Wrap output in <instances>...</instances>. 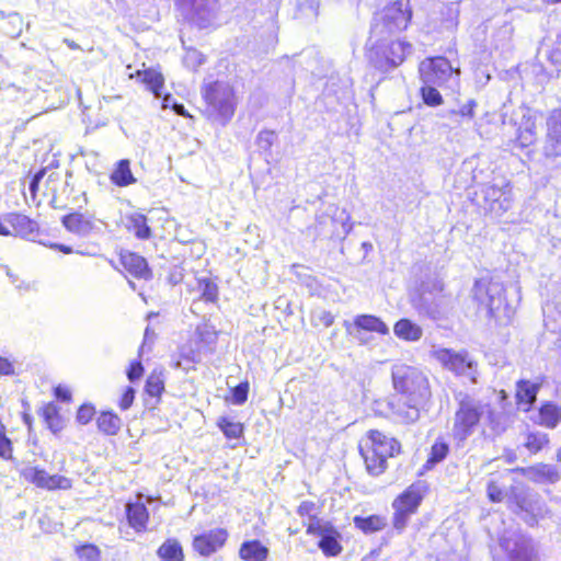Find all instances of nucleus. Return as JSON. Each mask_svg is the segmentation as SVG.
I'll use <instances>...</instances> for the list:
<instances>
[{
  "label": "nucleus",
  "mask_w": 561,
  "mask_h": 561,
  "mask_svg": "<svg viewBox=\"0 0 561 561\" xmlns=\"http://www.w3.org/2000/svg\"><path fill=\"white\" fill-rule=\"evenodd\" d=\"M8 18V27L5 28L7 35L10 37H18L21 35L23 30V18L16 13L12 12L7 15Z\"/></svg>",
  "instance_id": "obj_51"
},
{
  "label": "nucleus",
  "mask_w": 561,
  "mask_h": 561,
  "mask_svg": "<svg viewBox=\"0 0 561 561\" xmlns=\"http://www.w3.org/2000/svg\"><path fill=\"white\" fill-rule=\"evenodd\" d=\"M94 413V407H92L91 404H83L79 408L77 412V421L83 425L88 424L92 420Z\"/></svg>",
  "instance_id": "obj_57"
},
{
  "label": "nucleus",
  "mask_w": 561,
  "mask_h": 561,
  "mask_svg": "<svg viewBox=\"0 0 561 561\" xmlns=\"http://www.w3.org/2000/svg\"><path fill=\"white\" fill-rule=\"evenodd\" d=\"M249 383L241 382L232 389V403L237 405L243 404L248 399Z\"/></svg>",
  "instance_id": "obj_52"
},
{
  "label": "nucleus",
  "mask_w": 561,
  "mask_h": 561,
  "mask_svg": "<svg viewBox=\"0 0 561 561\" xmlns=\"http://www.w3.org/2000/svg\"><path fill=\"white\" fill-rule=\"evenodd\" d=\"M175 2L182 12L199 27H206L218 9L217 0H175Z\"/></svg>",
  "instance_id": "obj_13"
},
{
  "label": "nucleus",
  "mask_w": 561,
  "mask_h": 561,
  "mask_svg": "<svg viewBox=\"0 0 561 561\" xmlns=\"http://www.w3.org/2000/svg\"><path fill=\"white\" fill-rule=\"evenodd\" d=\"M473 297L483 306L488 313L499 321H510L514 314L515 307L504 296V285L494 279H479L476 282Z\"/></svg>",
  "instance_id": "obj_3"
},
{
  "label": "nucleus",
  "mask_w": 561,
  "mask_h": 561,
  "mask_svg": "<svg viewBox=\"0 0 561 561\" xmlns=\"http://www.w3.org/2000/svg\"><path fill=\"white\" fill-rule=\"evenodd\" d=\"M448 451L449 446L447 443L443 440L435 442L431 448V453L425 466L427 468L434 467L436 463L443 461L447 457Z\"/></svg>",
  "instance_id": "obj_43"
},
{
  "label": "nucleus",
  "mask_w": 561,
  "mask_h": 561,
  "mask_svg": "<svg viewBox=\"0 0 561 561\" xmlns=\"http://www.w3.org/2000/svg\"><path fill=\"white\" fill-rule=\"evenodd\" d=\"M163 317L160 312H149L146 316V320L148 322L144 336H142V347L147 344L151 345L157 340L160 331H161V319Z\"/></svg>",
  "instance_id": "obj_32"
},
{
  "label": "nucleus",
  "mask_w": 561,
  "mask_h": 561,
  "mask_svg": "<svg viewBox=\"0 0 561 561\" xmlns=\"http://www.w3.org/2000/svg\"><path fill=\"white\" fill-rule=\"evenodd\" d=\"M185 62L190 67L197 68L205 62V58L198 50L192 49L187 51Z\"/></svg>",
  "instance_id": "obj_58"
},
{
  "label": "nucleus",
  "mask_w": 561,
  "mask_h": 561,
  "mask_svg": "<svg viewBox=\"0 0 561 561\" xmlns=\"http://www.w3.org/2000/svg\"><path fill=\"white\" fill-rule=\"evenodd\" d=\"M537 138L535 122L528 118L523 126L518 128L516 142L519 147L526 148L535 142Z\"/></svg>",
  "instance_id": "obj_39"
},
{
  "label": "nucleus",
  "mask_w": 561,
  "mask_h": 561,
  "mask_svg": "<svg viewBox=\"0 0 561 561\" xmlns=\"http://www.w3.org/2000/svg\"><path fill=\"white\" fill-rule=\"evenodd\" d=\"M47 427L54 433H58L62 430L64 423L59 415L58 409L55 404L49 403L43 408L42 413Z\"/></svg>",
  "instance_id": "obj_37"
},
{
  "label": "nucleus",
  "mask_w": 561,
  "mask_h": 561,
  "mask_svg": "<svg viewBox=\"0 0 561 561\" xmlns=\"http://www.w3.org/2000/svg\"><path fill=\"white\" fill-rule=\"evenodd\" d=\"M10 224L14 231L24 238L30 237L38 229V226L34 220L21 214H12Z\"/></svg>",
  "instance_id": "obj_35"
},
{
  "label": "nucleus",
  "mask_w": 561,
  "mask_h": 561,
  "mask_svg": "<svg viewBox=\"0 0 561 561\" xmlns=\"http://www.w3.org/2000/svg\"><path fill=\"white\" fill-rule=\"evenodd\" d=\"M560 419V411L556 404L548 402L541 405L539 420L542 425L553 428L558 425Z\"/></svg>",
  "instance_id": "obj_38"
},
{
  "label": "nucleus",
  "mask_w": 561,
  "mask_h": 561,
  "mask_svg": "<svg viewBox=\"0 0 561 561\" xmlns=\"http://www.w3.org/2000/svg\"><path fill=\"white\" fill-rule=\"evenodd\" d=\"M369 59L375 68L387 72L400 66L408 55L412 53V45L404 41H389L376 37Z\"/></svg>",
  "instance_id": "obj_7"
},
{
  "label": "nucleus",
  "mask_w": 561,
  "mask_h": 561,
  "mask_svg": "<svg viewBox=\"0 0 561 561\" xmlns=\"http://www.w3.org/2000/svg\"><path fill=\"white\" fill-rule=\"evenodd\" d=\"M482 193L484 201L489 204V209L495 215H502L512 206L510 194L504 187L485 185Z\"/></svg>",
  "instance_id": "obj_22"
},
{
  "label": "nucleus",
  "mask_w": 561,
  "mask_h": 561,
  "mask_svg": "<svg viewBox=\"0 0 561 561\" xmlns=\"http://www.w3.org/2000/svg\"><path fill=\"white\" fill-rule=\"evenodd\" d=\"M136 390L133 387H126L121 401L119 407L122 410H127L131 407L135 399Z\"/></svg>",
  "instance_id": "obj_60"
},
{
  "label": "nucleus",
  "mask_w": 561,
  "mask_h": 561,
  "mask_svg": "<svg viewBox=\"0 0 561 561\" xmlns=\"http://www.w3.org/2000/svg\"><path fill=\"white\" fill-rule=\"evenodd\" d=\"M227 537L228 534L225 529H211L207 533L195 536L193 539V548L201 556L209 557L225 545Z\"/></svg>",
  "instance_id": "obj_19"
},
{
  "label": "nucleus",
  "mask_w": 561,
  "mask_h": 561,
  "mask_svg": "<svg viewBox=\"0 0 561 561\" xmlns=\"http://www.w3.org/2000/svg\"><path fill=\"white\" fill-rule=\"evenodd\" d=\"M351 216L345 209L334 214L323 213L316 217L313 225L307 228V236L316 239H345L352 231L353 224L350 222Z\"/></svg>",
  "instance_id": "obj_6"
},
{
  "label": "nucleus",
  "mask_w": 561,
  "mask_h": 561,
  "mask_svg": "<svg viewBox=\"0 0 561 561\" xmlns=\"http://www.w3.org/2000/svg\"><path fill=\"white\" fill-rule=\"evenodd\" d=\"M76 553L80 560L83 561H100L101 551L93 543L80 545L76 548Z\"/></svg>",
  "instance_id": "obj_48"
},
{
  "label": "nucleus",
  "mask_w": 561,
  "mask_h": 561,
  "mask_svg": "<svg viewBox=\"0 0 561 561\" xmlns=\"http://www.w3.org/2000/svg\"><path fill=\"white\" fill-rule=\"evenodd\" d=\"M135 503L126 504V522L119 525L121 537L126 540H135L140 531V493L136 494Z\"/></svg>",
  "instance_id": "obj_21"
},
{
  "label": "nucleus",
  "mask_w": 561,
  "mask_h": 561,
  "mask_svg": "<svg viewBox=\"0 0 561 561\" xmlns=\"http://www.w3.org/2000/svg\"><path fill=\"white\" fill-rule=\"evenodd\" d=\"M308 533L319 537V548L325 556L335 557L342 551L340 533L330 524H310Z\"/></svg>",
  "instance_id": "obj_15"
},
{
  "label": "nucleus",
  "mask_w": 561,
  "mask_h": 561,
  "mask_svg": "<svg viewBox=\"0 0 561 561\" xmlns=\"http://www.w3.org/2000/svg\"><path fill=\"white\" fill-rule=\"evenodd\" d=\"M121 225L131 232L136 238H140V211L139 208L131 205L129 201L122 202L121 208Z\"/></svg>",
  "instance_id": "obj_24"
},
{
  "label": "nucleus",
  "mask_w": 561,
  "mask_h": 561,
  "mask_svg": "<svg viewBox=\"0 0 561 561\" xmlns=\"http://www.w3.org/2000/svg\"><path fill=\"white\" fill-rule=\"evenodd\" d=\"M217 425L227 438H239L243 432L241 423L233 422L227 416H220L217 421Z\"/></svg>",
  "instance_id": "obj_44"
},
{
  "label": "nucleus",
  "mask_w": 561,
  "mask_h": 561,
  "mask_svg": "<svg viewBox=\"0 0 561 561\" xmlns=\"http://www.w3.org/2000/svg\"><path fill=\"white\" fill-rule=\"evenodd\" d=\"M167 375L168 371L162 365H157L148 375L145 385V393L148 397L145 400L147 408L153 409L160 402L165 390Z\"/></svg>",
  "instance_id": "obj_18"
},
{
  "label": "nucleus",
  "mask_w": 561,
  "mask_h": 561,
  "mask_svg": "<svg viewBox=\"0 0 561 561\" xmlns=\"http://www.w3.org/2000/svg\"><path fill=\"white\" fill-rule=\"evenodd\" d=\"M359 453L367 471L371 476H379L386 470L388 458L400 453V444L397 439L371 430L367 433L364 443L359 445Z\"/></svg>",
  "instance_id": "obj_1"
},
{
  "label": "nucleus",
  "mask_w": 561,
  "mask_h": 561,
  "mask_svg": "<svg viewBox=\"0 0 561 561\" xmlns=\"http://www.w3.org/2000/svg\"><path fill=\"white\" fill-rule=\"evenodd\" d=\"M198 290L201 291L202 297L206 301H215L218 296V287L217 285L210 280L209 278H199L198 279Z\"/></svg>",
  "instance_id": "obj_49"
},
{
  "label": "nucleus",
  "mask_w": 561,
  "mask_h": 561,
  "mask_svg": "<svg viewBox=\"0 0 561 561\" xmlns=\"http://www.w3.org/2000/svg\"><path fill=\"white\" fill-rule=\"evenodd\" d=\"M422 502L420 492L410 486L399 497L393 501V508L402 510L408 513L414 514Z\"/></svg>",
  "instance_id": "obj_29"
},
{
  "label": "nucleus",
  "mask_w": 561,
  "mask_h": 561,
  "mask_svg": "<svg viewBox=\"0 0 561 561\" xmlns=\"http://www.w3.org/2000/svg\"><path fill=\"white\" fill-rule=\"evenodd\" d=\"M204 98L222 124H226L232 117L236 101L233 90L228 83L215 81L208 84Z\"/></svg>",
  "instance_id": "obj_11"
},
{
  "label": "nucleus",
  "mask_w": 561,
  "mask_h": 561,
  "mask_svg": "<svg viewBox=\"0 0 561 561\" xmlns=\"http://www.w3.org/2000/svg\"><path fill=\"white\" fill-rule=\"evenodd\" d=\"M139 377H140V360L136 359L130 363V366L127 369V378L130 382H134Z\"/></svg>",
  "instance_id": "obj_61"
},
{
  "label": "nucleus",
  "mask_w": 561,
  "mask_h": 561,
  "mask_svg": "<svg viewBox=\"0 0 561 561\" xmlns=\"http://www.w3.org/2000/svg\"><path fill=\"white\" fill-rule=\"evenodd\" d=\"M393 388L409 400L426 402L431 389L426 376L416 367L396 364L391 369Z\"/></svg>",
  "instance_id": "obj_4"
},
{
  "label": "nucleus",
  "mask_w": 561,
  "mask_h": 561,
  "mask_svg": "<svg viewBox=\"0 0 561 561\" xmlns=\"http://www.w3.org/2000/svg\"><path fill=\"white\" fill-rule=\"evenodd\" d=\"M488 497L493 503H500L504 499V491L496 481L490 480L486 486Z\"/></svg>",
  "instance_id": "obj_53"
},
{
  "label": "nucleus",
  "mask_w": 561,
  "mask_h": 561,
  "mask_svg": "<svg viewBox=\"0 0 561 561\" xmlns=\"http://www.w3.org/2000/svg\"><path fill=\"white\" fill-rule=\"evenodd\" d=\"M476 107L477 102L474 100H469L466 104L461 105L460 108L448 111L445 116L453 122L460 124L463 121H471L473 118Z\"/></svg>",
  "instance_id": "obj_40"
},
{
  "label": "nucleus",
  "mask_w": 561,
  "mask_h": 561,
  "mask_svg": "<svg viewBox=\"0 0 561 561\" xmlns=\"http://www.w3.org/2000/svg\"><path fill=\"white\" fill-rule=\"evenodd\" d=\"M512 497L516 506L522 512H525L527 514V516L525 517V522L530 526L536 525L537 516L542 515V507L540 503L538 501H534L522 494L516 493L515 490H512Z\"/></svg>",
  "instance_id": "obj_26"
},
{
  "label": "nucleus",
  "mask_w": 561,
  "mask_h": 561,
  "mask_svg": "<svg viewBox=\"0 0 561 561\" xmlns=\"http://www.w3.org/2000/svg\"><path fill=\"white\" fill-rule=\"evenodd\" d=\"M46 174V169H41L39 171H37L34 176L32 178L31 182H30V185H28V188L30 191L35 194L37 188H38V184L39 182L42 181V179L45 176Z\"/></svg>",
  "instance_id": "obj_62"
},
{
  "label": "nucleus",
  "mask_w": 561,
  "mask_h": 561,
  "mask_svg": "<svg viewBox=\"0 0 561 561\" xmlns=\"http://www.w3.org/2000/svg\"><path fill=\"white\" fill-rule=\"evenodd\" d=\"M455 400L458 407L455 412L453 434L456 439L462 442L473 434L489 403L463 391L456 393Z\"/></svg>",
  "instance_id": "obj_2"
},
{
  "label": "nucleus",
  "mask_w": 561,
  "mask_h": 561,
  "mask_svg": "<svg viewBox=\"0 0 561 561\" xmlns=\"http://www.w3.org/2000/svg\"><path fill=\"white\" fill-rule=\"evenodd\" d=\"M55 397L60 401L67 402L71 399V392L66 387L59 385L55 388Z\"/></svg>",
  "instance_id": "obj_63"
},
{
  "label": "nucleus",
  "mask_w": 561,
  "mask_h": 561,
  "mask_svg": "<svg viewBox=\"0 0 561 561\" xmlns=\"http://www.w3.org/2000/svg\"><path fill=\"white\" fill-rule=\"evenodd\" d=\"M426 402H415L414 400H409L404 397V401L399 400H389L388 407L392 413V416L401 423H414L420 419V409Z\"/></svg>",
  "instance_id": "obj_20"
},
{
  "label": "nucleus",
  "mask_w": 561,
  "mask_h": 561,
  "mask_svg": "<svg viewBox=\"0 0 561 561\" xmlns=\"http://www.w3.org/2000/svg\"><path fill=\"white\" fill-rule=\"evenodd\" d=\"M542 152L547 161L561 165V110H553L547 119Z\"/></svg>",
  "instance_id": "obj_12"
},
{
  "label": "nucleus",
  "mask_w": 561,
  "mask_h": 561,
  "mask_svg": "<svg viewBox=\"0 0 561 561\" xmlns=\"http://www.w3.org/2000/svg\"><path fill=\"white\" fill-rule=\"evenodd\" d=\"M485 413L488 414V421L496 435L502 434L508 426V417L502 412H494L490 409H486Z\"/></svg>",
  "instance_id": "obj_46"
},
{
  "label": "nucleus",
  "mask_w": 561,
  "mask_h": 561,
  "mask_svg": "<svg viewBox=\"0 0 561 561\" xmlns=\"http://www.w3.org/2000/svg\"><path fill=\"white\" fill-rule=\"evenodd\" d=\"M12 442L8 436L0 438V457L4 460H12Z\"/></svg>",
  "instance_id": "obj_59"
},
{
  "label": "nucleus",
  "mask_w": 561,
  "mask_h": 561,
  "mask_svg": "<svg viewBox=\"0 0 561 561\" xmlns=\"http://www.w3.org/2000/svg\"><path fill=\"white\" fill-rule=\"evenodd\" d=\"M297 19L313 21L318 15L319 3L317 0H295Z\"/></svg>",
  "instance_id": "obj_36"
},
{
  "label": "nucleus",
  "mask_w": 561,
  "mask_h": 561,
  "mask_svg": "<svg viewBox=\"0 0 561 561\" xmlns=\"http://www.w3.org/2000/svg\"><path fill=\"white\" fill-rule=\"evenodd\" d=\"M239 556L244 561H264L268 557V549L259 540H249L241 545Z\"/></svg>",
  "instance_id": "obj_28"
},
{
  "label": "nucleus",
  "mask_w": 561,
  "mask_h": 561,
  "mask_svg": "<svg viewBox=\"0 0 561 561\" xmlns=\"http://www.w3.org/2000/svg\"><path fill=\"white\" fill-rule=\"evenodd\" d=\"M100 431L107 435H114L119 430L121 420L112 412H103L96 420Z\"/></svg>",
  "instance_id": "obj_41"
},
{
  "label": "nucleus",
  "mask_w": 561,
  "mask_h": 561,
  "mask_svg": "<svg viewBox=\"0 0 561 561\" xmlns=\"http://www.w3.org/2000/svg\"><path fill=\"white\" fill-rule=\"evenodd\" d=\"M510 558L512 561H536L534 549L525 540L515 543Z\"/></svg>",
  "instance_id": "obj_42"
},
{
  "label": "nucleus",
  "mask_w": 561,
  "mask_h": 561,
  "mask_svg": "<svg viewBox=\"0 0 561 561\" xmlns=\"http://www.w3.org/2000/svg\"><path fill=\"white\" fill-rule=\"evenodd\" d=\"M121 264L126 272L125 277L128 280L129 286L133 290H136L137 285L131 278H140V256L137 253L122 250Z\"/></svg>",
  "instance_id": "obj_27"
},
{
  "label": "nucleus",
  "mask_w": 561,
  "mask_h": 561,
  "mask_svg": "<svg viewBox=\"0 0 561 561\" xmlns=\"http://www.w3.org/2000/svg\"><path fill=\"white\" fill-rule=\"evenodd\" d=\"M412 19L409 0H394L387 4L375 18L371 25V37L386 39L404 31Z\"/></svg>",
  "instance_id": "obj_5"
},
{
  "label": "nucleus",
  "mask_w": 561,
  "mask_h": 561,
  "mask_svg": "<svg viewBox=\"0 0 561 561\" xmlns=\"http://www.w3.org/2000/svg\"><path fill=\"white\" fill-rule=\"evenodd\" d=\"M421 96L423 102L428 106H437L443 102V98L434 84L423 83Z\"/></svg>",
  "instance_id": "obj_47"
},
{
  "label": "nucleus",
  "mask_w": 561,
  "mask_h": 561,
  "mask_svg": "<svg viewBox=\"0 0 561 561\" xmlns=\"http://www.w3.org/2000/svg\"><path fill=\"white\" fill-rule=\"evenodd\" d=\"M62 224L67 230L80 233L84 229L85 221L81 214H69L62 217Z\"/></svg>",
  "instance_id": "obj_50"
},
{
  "label": "nucleus",
  "mask_w": 561,
  "mask_h": 561,
  "mask_svg": "<svg viewBox=\"0 0 561 561\" xmlns=\"http://www.w3.org/2000/svg\"><path fill=\"white\" fill-rule=\"evenodd\" d=\"M541 387L540 382L519 380L516 388V400L519 409L528 411L536 402L537 393Z\"/></svg>",
  "instance_id": "obj_23"
},
{
  "label": "nucleus",
  "mask_w": 561,
  "mask_h": 561,
  "mask_svg": "<svg viewBox=\"0 0 561 561\" xmlns=\"http://www.w3.org/2000/svg\"><path fill=\"white\" fill-rule=\"evenodd\" d=\"M111 180L117 186H127L137 182V179L130 171L129 161L126 159L117 162L116 168L111 174Z\"/></svg>",
  "instance_id": "obj_33"
},
{
  "label": "nucleus",
  "mask_w": 561,
  "mask_h": 561,
  "mask_svg": "<svg viewBox=\"0 0 561 561\" xmlns=\"http://www.w3.org/2000/svg\"><path fill=\"white\" fill-rule=\"evenodd\" d=\"M394 334L405 341H419L423 331L420 325L409 319H400L393 327Z\"/></svg>",
  "instance_id": "obj_30"
},
{
  "label": "nucleus",
  "mask_w": 561,
  "mask_h": 561,
  "mask_svg": "<svg viewBox=\"0 0 561 561\" xmlns=\"http://www.w3.org/2000/svg\"><path fill=\"white\" fill-rule=\"evenodd\" d=\"M393 510H394L393 520H392L393 527L397 530L401 531L405 528V526L409 522V518L412 514L408 513L405 511H402V510H398V508H393Z\"/></svg>",
  "instance_id": "obj_56"
},
{
  "label": "nucleus",
  "mask_w": 561,
  "mask_h": 561,
  "mask_svg": "<svg viewBox=\"0 0 561 561\" xmlns=\"http://www.w3.org/2000/svg\"><path fill=\"white\" fill-rule=\"evenodd\" d=\"M507 472H519L528 480L541 484H554L561 479V469L557 466L539 462L529 467H517Z\"/></svg>",
  "instance_id": "obj_16"
},
{
  "label": "nucleus",
  "mask_w": 561,
  "mask_h": 561,
  "mask_svg": "<svg viewBox=\"0 0 561 561\" xmlns=\"http://www.w3.org/2000/svg\"><path fill=\"white\" fill-rule=\"evenodd\" d=\"M158 556L163 561H183L184 553L181 543L176 539H168L158 549Z\"/></svg>",
  "instance_id": "obj_34"
},
{
  "label": "nucleus",
  "mask_w": 561,
  "mask_h": 561,
  "mask_svg": "<svg viewBox=\"0 0 561 561\" xmlns=\"http://www.w3.org/2000/svg\"><path fill=\"white\" fill-rule=\"evenodd\" d=\"M160 100H161L160 107L162 110L170 108L173 101H175L174 98L172 96V94L170 92H165V91L162 92V96L160 98Z\"/></svg>",
  "instance_id": "obj_64"
},
{
  "label": "nucleus",
  "mask_w": 561,
  "mask_h": 561,
  "mask_svg": "<svg viewBox=\"0 0 561 561\" xmlns=\"http://www.w3.org/2000/svg\"><path fill=\"white\" fill-rule=\"evenodd\" d=\"M344 327L350 335L362 343L365 342L362 337V330L377 332L383 335L389 333L387 324L380 318L373 314H359L354 319L353 324L348 321H344Z\"/></svg>",
  "instance_id": "obj_17"
},
{
  "label": "nucleus",
  "mask_w": 561,
  "mask_h": 561,
  "mask_svg": "<svg viewBox=\"0 0 561 561\" xmlns=\"http://www.w3.org/2000/svg\"><path fill=\"white\" fill-rule=\"evenodd\" d=\"M549 443L548 435L541 432L529 433L524 443L525 447L531 453L537 454Z\"/></svg>",
  "instance_id": "obj_45"
},
{
  "label": "nucleus",
  "mask_w": 561,
  "mask_h": 561,
  "mask_svg": "<svg viewBox=\"0 0 561 561\" xmlns=\"http://www.w3.org/2000/svg\"><path fill=\"white\" fill-rule=\"evenodd\" d=\"M354 526L365 534H373L383 529L387 525V519L380 515H370L367 517L355 516L353 518Z\"/></svg>",
  "instance_id": "obj_31"
},
{
  "label": "nucleus",
  "mask_w": 561,
  "mask_h": 561,
  "mask_svg": "<svg viewBox=\"0 0 561 561\" xmlns=\"http://www.w3.org/2000/svg\"><path fill=\"white\" fill-rule=\"evenodd\" d=\"M437 360L456 376L467 379L472 385L479 382L478 362L468 351L442 348L436 352Z\"/></svg>",
  "instance_id": "obj_9"
},
{
  "label": "nucleus",
  "mask_w": 561,
  "mask_h": 561,
  "mask_svg": "<svg viewBox=\"0 0 561 561\" xmlns=\"http://www.w3.org/2000/svg\"><path fill=\"white\" fill-rule=\"evenodd\" d=\"M142 85L159 101L165 90V78L160 68L142 69Z\"/></svg>",
  "instance_id": "obj_25"
},
{
  "label": "nucleus",
  "mask_w": 561,
  "mask_h": 561,
  "mask_svg": "<svg viewBox=\"0 0 561 561\" xmlns=\"http://www.w3.org/2000/svg\"><path fill=\"white\" fill-rule=\"evenodd\" d=\"M443 285L439 282L433 284L423 283L417 295L412 299L413 307L420 316L433 320L440 319L446 313L445 298L442 295Z\"/></svg>",
  "instance_id": "obj_10"
},
{
  "label": "nucleus",
  "mask_w": 561,
  "mask_h": 561,
  "mask_svg": "<svg viewBox=\"0 0 561 561\" xmlns=\"http://www.w3.org/2000/svg\"><path fill=\"white\" fill-rule=\"evenodd\" d=\"M275 138L276 136L274 131L263 130L257 135L256 142L262 150L268 151L271 150Z\"/></svg>",
  "instance_id": "obj_54"
},
{
  "label": "nucleus",
  "mask_w": 561,
  "mask_h": 561,
  "mask_svg": "<svg viewBox=\"0 0 561 561\" xmlns=\"http://www.w3.org/2000/svg\"><path fill=\"white\" fill-rule=\"evenodd\" d=\"M24 479L37 488L46 490H69L71 489V480L60 474H49L44 469L37 467H26L22 471Z\"/></svg>",
  "instance_id": "obj_14"
},
{
  "label": "nucleus",
  "mask_w": 561,
  "mask_h": 561,
  "mask_svg": "<svg viewBox=\"0 0 561 561\" xmlns=\"http://www.w3.org/2000/svg\"><path fill=\"white\" fill-rule=\"evenodd\" d=\"M184 275H185V270H184L183 265H181V264L173 265L169 271L167 282L171 286H175L184 279Z\"/></svg>",
  "instance_id": "obj_55"
},
{
  "label": "nucleus",
  "mask_w": 561,
  "mask_h": 561,
  "mask_svg": "<svg viewBox=\"0 0 561 561\" xmlns=\"http://www.w3.org/2000/svg\"><path fill=\"white\" fill-rule=\"evenodd\" d=\"M420 77L424 84L453 89L458 83L459 69L453 68L445 57L427 58L420 64Z\"/></svg>",
  "instance_id": "obj_8"
}]
</instances>
